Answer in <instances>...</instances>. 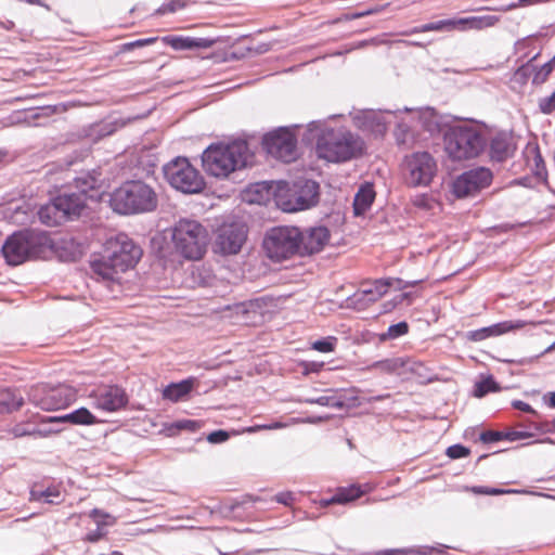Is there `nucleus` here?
Returning <instances> with one entry per match:
<instances>
[{
  "label": "nucleus",
  "mask_w": 555,
  "mask_h": 555,
  "mask_svg": "<svg viewBox=\"0 0 555 555\" xmlns=\"http://www.w3.org/2000/svg\"><path fill=\"white\" fill-rule=\"evenodd\" d=\"M251 157L247 142L235 140L228 144H210L203 153L202 165L209 176L227 178L246 167Z\"/></svg>",
  "instance_id": "obj_1"
},
{
  "label": "nucleus",
  "mask_w": 555,
  "mask_h": 555,
  "mask_svg": "<svg viewBox=\"0 0 555 555\" xmlns=\"http://www.w3.org/2000/svg\"><path fill=\"white\" fill-rule=\"evenodd\" d=\"M169 233L172 250L179 258L198 261L206 255L210 235L198 220L180 218L171 225Z\"/></svg>",
  "instance_id": "obj_2"
},
{
  "label": "nucleus",
  "mask_w": 555,
  "mask_h": 555,
  "mask_svg": "<svg viewBox=\"0 0 555 555\" xmlns=\"http://www.w3.org/2000/svg\"><path fill=\"white\" fill-rule=\"evenodd\" d=\"M362 138L346 128L325 129L317 140L315 153L319 158L333 163H344L364 153Z\"/></svg>",
  "instance_id": "obj_3"
},
{
  "label": "nucleus",
  "mask_w": 555,
  "mask_h": 555,
  "mask_svg": "<svg viewBox=\"0 0 555 555\" xmlns=\"http://www.w3.org/2000/svg\"><path fill=\"white\" fill-rule=\"evenodd\" d=\"M155 190L140 180L124 182L111 196L112 208L121 215L150 212L157 208Z\"/></svg>",
  "instance_id": "obj_4"
},
{
  "label": "nucleus",
  "mask_w": 555,
  "mask_h": 555,
  "mask_svg": "<svg viewBox=\"0 0 555 555\" xmlns=\"http://www.w3.org/2000/svg\"><path fill=\"white\" fill-rule=\"evenodd\" d=\"M50 247L51 241L44 232L26 230L11 235L2 253L9 264L18 266L28 259L41 257Z\"/></svg>",
  "instance_id": "obj_5"
},
{
  "label": "nucleus",
  "mask_w": 555,
  "mask_h": 555,
  "mask_svg": "<svg viewBox=\"0 0 555 555\" xmlns=\"http://www.w3.org/2000/svg\"><path fill=\"white\" fill-rule=\"evenodd\" d=\"M485 146L486 140L476 126H455L444 134V150L453 160L475 158L480 155Z\"/></svg>",
  "instance_id": "obj_6"
},
{
  "label": "nucleus",
  "mask_w": 555,
  "mask_h": 555,
  "mask_svg": "<svg viewBox=\"0 0 555 555\" xmlns=\"http://www.w3.org/2000/svg\"><path fill=\"white\" fill-rule=\"evenodd\" d=\"M167 182L185 194H197L205 189V179L186 157L178 156L164 166Z\"/></svg>",
  "instance_id": "obj_7"
},
{
  "label": "nucleus",
  "mask_w": 555,
  "mask_h": 555,
  "mask_svg": "<svg viewBox=\"0 0 555 555\" xmlns=\"http://www.w3.org/2000/svg\"><path fill=\"white\" fill-rule=\"evenodd\" d=\"M319 199V184L312 180H299L292 186L280 185L276 193L278 205L287 212L308 209Z\"/></svg>",
  "instance_id": "obj_8"
},
{
  "label": "nucleus",
  "mask_w": 555,
  "mask_h": 555,
  "mask_svg": "<svg viewBox=\"0 0 555 555\" xmlns=\"http://www.w3.org/2000/svg\"><path fill=\"white\" fill-rule=\"evenodd\" d=\"M300 230L296 227H276L264 236L263 249L273 261H283L299 255Z\"/></svg>",
  "instance_id": "obj_9"
},
{
  "label": "nucleus",
  "mask_w": 555,
  "mask_h": 555,
  "mask_svg": "<svg viewBox=\"0 0 555 555\" xmlns=\"http://www.w3.org/2000/svg\"><path fill=\"white\" fill-rule=\"evenodd\" d=\"M28 399L43 411H57L73 404L77 399V391L64 384L56 386L40 384L31 387Z\"/></svg>",
  "instance_id": "obj_10"
},
{
  "label": "nucleus",
  "mask_w": 555,
  "mask_h": 555,
  "mask_svg": "<svg viewBox=\"0 0 555 555\" xmlns=\"http://www.w3.org/2000/svg\"><path fill=\"white\" fill-rule=\"evenodd\" d=\"M262 146L268 154L285 163L294 162L297 156V135L294 129L281 127L263 135Z\"/></svg>",
  "instance_id": "obj_11"
},
{
  "label": "nucleus",
  "mask_w": 555,
  "mask_h": 555,
  "mask_svg": "<svg viewBox=\"0 0 555 555\" xmlns=\"http://www.w3.org/2000/svg\"><path fill=\"white\" fill-rule=\"evenodd\" d=\"M436 172V160L427 152H415L404 158V179L411 186L428 185Z\"/></svg>",
  "instance_id": "obj_12"
},
{
  "label": "nucleus",
  "mask_w": 555,
  "mask_h": 555,
  "mask_svg": "<svg viewBox=\"0 0 555 555\" xmlns=\"http://www.w3.org/2000/svg\"><path fill=\"white\" fill-rule=\"evenodd\" d=\"M92 406L105 413H115L126 409L129 397L118 385H100L89 393Z\"/></svg>",
  "instance_id": "obj_13"
},
{
  "label": "nucleus",
  "mask_w": 555,
  "mask_h": 555,
  "mask_svg": "<svg viewBox=\"0 0 555 555\" xmlns=\"http://www.w3.org/2000/svg\"><path fill=\"white\" fill-rule=\"evenodd\" d=\"M106 251L115 261V267L126 272L132 269L142 256L141 248L125 234H119L106 243Z\"/></svg>",
  "instance_id": "obj_14"
},
{
  "label": "nucleus",
  "mask_w": 555,
  "mask_h": 555,
  "mask_svg": "<svg viewBox=\"0 0 555 555\" xmlns=\"http://www.w3.org/2000/svg\"><path fill=\"white\" fill-rule=\"evenodd\" d=\"M247 237V228L243 223L222 224L217 232L215 247L222 255L237 254Z\"/></svg>",
  "instance_id": "obj_15"
},
{
  "label": "nucleus",
  "mask_w": 555,
  "mask_h": 555,
  "mask_svg": "<svg viewBox=\"0 0 555 555\" xmlns=\"http://www.w3.org/2000/svg\"><path fill=\"white\" fill-rule=\"evenodd\" d=\"M492 182V172L483 167L462 173L453 182V193L456 197L473 196Z\"/></svg>",
  "instance_id": "obj_16"
},
{
  "label": "nucleus",
  "mask_w": 555,
  "mask_h": 555,
  "mask_svg": "<svg viewBox=\"0 0 555 555\" xmlns=\"http://www.w3.org/2000/svg\"><path fill=\"white\" fill-rule=\"evenodd\" d=\"M331 233L325 227L310 228L305 232L300 231L299 255H312L320 253L328 243Z\"/></svg>",
  "instance_id": "obj_17"
},
{
  "label": "nucleus",
  "mask_w": 555,
  "mask_h": 555,
  "mask_svg": "<svg viewBox=\"0 0 555 555\" xmlns=\"http://www.w3.org/2000/svg\"><path fill=\"white\" fill-rule=\"evenodd\" d=\"M421 364L410 358L397 357L377 361L373 367L384 374H395L405 376L409 373L415 372Z\"/></svg>",
  "instance_id": "obj_18"
},
{
  "label": "nucleus",
  "mask_w": 555,
  "mask_h": 555,
  "mask_svg": "<svg viewBox=\"0 0 555 555\" xmlns=\"http://www.w3.org/2000/svg\"><path fill=\"white\" fill-rule=\"evenodd\" d=\"M42 423H69L72 425L92 426L101 421L87 408L81 406L70 413L60 416H48L41 420Z\"/></svg>",
  "instance_id": "obj_19"
},
{
  "label": "nucleus",
  "mask_w": 555,
  "mask_h": 555,
  "mask_svg": "<svg viewBox=\"0 0 555 555\" xmlns=\"http://www.w3.org/2000/svg\"><path fill=\"white\" fill-rule=\"evenodd\" d=\"M162 41L171 47L176 51L192 50V49H209L214 47L218 39L216 38H193L183 36H165Z\"/></svg>",
  "instance_id": "obj_20"
},
{
  "label": "nucleus",
  "mask_w": 555,
  "mask_h": 555,
  "mask_svg": "<svg viewBox=\"0 0 555 555\" xmlns=\"http://www.w3.org/2000/svg\"><path fill=\"white\" fill-rule=\"evenodd\" d=\"M499 21L500 18L494 15L452 18V30H481L493 27Z\"/></svg>",
  "instance_id": "obj_21"
},
{
  "label": "nucleus",
  "mask_w": 555,
  "mask_h": 555,
  "mask_svg": "<svg viewBox=\"0 0 555 555\" xmlns=\"http://www.w3.org/2000/svg\"><path fill=\"white\" fill-rule=\"evenodd\" d=\"M61 212L65 215V221L80 216L86 207V198L81 194H63L55 198Z\"/></svg>",
  "instance_id": "obj_22"
},
{
  "label": "nucleus",
  "mask_w": 555,
  "mask_h": 555,
  "mask_svg": "<svg viewBox=\"0 0 555 555\" xmlns=\"http://www.w3.org/2000/svg\"><path fill=\"white\" fill-rule=\"evenodd\" d=\"M515 151L512 138L506 133H498L490 141V157L503 162L511 157Z\"/></svg>",
  "instance_id": "obj_23"
},
{
  "label": "nucleus",
  "mask_w": 555,
  "mask_h": 555,
  "mask_svg": "<svg viewBox=\"0 0 555 555\" xmlns=\"http://www.w3.org/2000/svg\"><path fill=\"white\" fill-rule=\"evenodd\" d=\"M369 491L370 487L367 485H365V489L359 485L339 487L337 488L335 494L328 500H323L322 504L324 506L330 504H347L349 502L356 501Z\"/></svg>",
  "instance_id": "obj_24"
},
{
  "label": "nucleus",
  "mask_w": 555,
  "mask_h": 555,
  "mask_svg": "<svg viewBox=\"0 0 555 555\" xmlns=\"http://www.w3.org/2000/svg\"><path fill=\"white\" fill-rule=\"evenodd\" d=\"M392 285V279H378L361 285L360 294L371 301H376L387 294Z\"/></svg>",
  "instance_id": "obj_25"
},
{
  "label": "nucleus",
  "mask_w": 555,
  "mask_h": 555,
  "mask_svg": "<svg viewBox=\"0 0 555 555\" xmlns=\"http://www.w3.org/2000/svg\"><path fill=\"white\" fill-rule=\"evenodd\" d=\"M512 406L516 410L530 413L533 415L534 421L531 422V425L534 427V429L540 434H548L553 433L555 430V423L543 421L541 415L532 409L530 404H528L525 401L521 400H514L512 402Z\"/></svg>",
  "instance_id": "obj_26"
},
{
  "label": "nucleus",
  "mask_w": 555,
  "mask_h": 555,
  "mask_svg": "<svg viewBox=\"0 0 555 555\" xmlns=\"http://www.w3.org/2000/svg\"><path fill=\"white\" fill-rule=\"evenodd\" d=\"M353 399H349L346 396V392L343 390H333L331 393L321 396L317 399L309 400L310 403H315L323 406H330L334 409H345L354 406Z\"/></svg>",
  "instance_id": "obj_27"
},
{
  "label": "nucleus",
  "mask_w": 555,
  "mask_h": 555,
  "mask_svg": "<svg viewBox=\"0 0 555 555\" xmlns=\"http://www.w3.org/2000/svg\"><path fill=\"white\" fill-rule=\"evenodd\" d=\"M91 269L99 278L107 281H114L120 273H124L115 267V261L108 255L102 259L93 260L91 262Z\"/></svg>",
  "instance_id": "obj_28"
},
{
  "label": "nucleus",
  "mask_w": 555,
  "mask_h": 555,
  "mask_svg": "<svg viewBox=\"0 0 555 555\" xmlns=\"http://www.w3.org/2000/svg\"><path fill=\"white\" fill-rule=\"evenodd\" d=\"M38 217L39 220L48 227H55L65 222V215L60 211L55 198L39 209Z\"/></svg>",
  "instance_id": "obj_29"
},
{
  "label": "nucleus",
  "mask_w": 555,
  "mask_h": 555,
  "mask_svg": "<svg viewBox=\"0 0 555 555\" xmlns=\"http://www.w3.org/2000/svg\"><path fill=\"white\" fill-rule=\"evenodd\" d=\"M375 199V191L372 184L362 185L354 196V215L361 216L366 212Z\"/></svg>",
  "instance_id": "obj_30"
},
{
  "label": "nucleus",
  "mask_w": 555,
  "mask_h": 555,
  "mask_svg": "<svg viewBox=\"0 0 555 555\" xmlns=\"http://www.w3.org/2000/svg\"><path fill=\"white\" fill-rule=\"evenodd\" d=\"M192 379H184L180 383H171L163 390V398L171 402L184 399L193 389Z\"/></svg>",
  "instance_id": "obj_31"
},
{
  "label": "nucleus",
  "mask_w": 555,
  "mask_h": 555,
  "mask_svg": "<svg viewBox=\"0 0 555 555\" xmlns=\"http://www.w3.org/2000/svg\"><path fill=\"white\" fill-rule=\"evenodd\" d=\"M24 404L23 397L15 390L0 388V413L16 411Z\"/></svg>",
  "instance_id": "obj_32"
},
{
  "label": "nucleus",
  "mask_w": 555,
  "mask_h": 555,
  "mask_svg": "<svg viewBox=\"0 0 555 555\" xmlns=\"http://www.w3.org/2000/svg\"><path fill=\"white\" fill-rule=\"evenodd\" d=\"M89 517L95 522L96 527L102 530H106L107 527H112L117 522L115 516L100 508L91 509Z\"/></svg>",
  "instance_id": "obj_33"
},
{
  "label": "nucleus",
  "mask_w": 555,
  "mask_h": 555,
  "mask_svg": "<svg viewBox=\"0 0 555 555\" xmlns=\"http://www.w3.org/2000/svg\"><path fill=\"white\" fill-rule=\"evenodd\" d=\"M441 30L452 31V20H443V21H438L435 23L424 24L420 27H415V28L411 29L410 31L403 33V35H412V34L427 33V31H441Z\"/></svg>",
  "instance_id": "obj_34"
},
{
  "label": "nucleus",
  "mask_w": 555,
  "mask_h": 555,
  "mask_svg": "<svg viewBox=\"0 0 555 555\" xmlns=\"http://www.w3.org/2000/svg\"><path fill=\"white\" fill-rule=\"evenodd\" d=\"M409 324L405 321L390 325L385 333L379 334L380 341L392 340L409 333Z\"/></svg>",
  "instance_id": "obj_35"
},
{
  "label": "nucleus",
  "mask_w": 555,
  "mask_h": 555,
  "mask_svg": "<svg viewBox=\"0 0 555 555\" xmlns=\"http://www.w3.org/2000/svg\"><path fill=\"white\" fill-rule=\"evenodd\" d=\"M526 325H527V322H525V321H521V320L511 321L509 320V321H503V322L493 324V325H491V328H492V334L494 336H500V335H503V334L512 332V331L524 328Z\"/></svg>",
  "instance_id": "obj_36"
},
{
  "label": "nucleus",
  "mask_w": 555,
  "mask_h": 555,
  "mask_svg": "<svg viewBox=\"0 0 555 555\" xmlns=\"http://www.w3.org/2000/svg\"><path fill=\"white\" fill-rule=\"evenodd\" d=\"M500 389L496 382L493 379L492 376H488L487 378L476 383L474 395L477 398H481L486 396L489 392L498 391Z\"/></svg>",
  "instance_id": "obj_37"
},
{
  "label": "nucleus",
  "mask_w": 555,
  "mask_h": 555,
  "mask_svg": "<svg viewBox=\"0 0 555 555\" xmlns=\"http://www.w3.org/2000/svg\"><path fill=\"white\" fill-rule=\"evenodd\" d=\"M338 339L335 336H327L311 344V349L321 353L333 352L337 346Z\"/></svg>",
  "instance_id": "obj_38"
},
{
  "label": "nucleus",
  "mask_w": 555,
  "mask_h": 555,
  "mask_svg": "<svg viewBox=\"0 0 555 555\" xmlns=\"http://www.w3.org/2000/svg\"><path fill=\"white\" fill-rule=\"evenodd\" d=\"M387 7H389V3L383 4V5H374L367 10L360 11V12H353V13H345L339 20L340 21H352L361 17H365L369 15H374L383 12Z\"/></svg>",
  "instance_id": "obj_39"
},
{
  "label": "nucleus",
  "mask_w": 555,
  "mask_h": 555,
  "mask_svg": "<svg viewBox=\"0 0 555 555\" xmlns=\"http://www.w3.org/2000/svg\"><path fill=\"white\" fill-rule=\"evenodd\" d=\"M98 180L91 176L87 175L85 177H79L75 180L76 186L79 189V193L86 197V194L89 190H93L96 185Z\"/></svg>",
  "instance_id": "obj_40"
},
{
  "label": "nucleus",
  "mask_w": 555,
  "mask_h": 555,
  "mask_svg": "<svg viewBox=\"0 0 555 555\" xmlns=\"http://www.w3.org/2000/svg\"><path fill=\"white\" fill-rule=\"evenodd\" d=\"M157 40H158L157 37H150V38H144V39H138V40H134L131 42H126L120 46L119 51L120 52H129L137 48L151 46V44L155 43Z\"/></svg>",
  "instance_id": "obj_41"
},
{
  "label": "nucleus",
  "mask_w": 555,
  "mask_h": 555,
  "mask_svg": "<svg viewBox=\"0 0 555 555\" xmlns=\"http://www.w3.org/2000/svg\"><path fill=\"white\" fill-rule=\"evenodd\" d=\"M365 128H367L375 138L383 137L387 131L386 124L378 118L369 119Z\"/></svg>",
  "instance_id": "obj_42"
},
{
  "label": "nucleus",
  "mask_w": 555,
  "mask_h": 555,
  "mask_svg": "<svg viewBox=\"0 0 555 555\" xmlns=\"http://www.w3.org/2000/svg\"><path fill=\"white\" fill-rule=\"evenodd\" d=\"M13 435L15 437H23V436H35V437H47L52 431H42L40 429L34 428V429H25L22 425H16L13 430Z\"/></svg>",
  "instance_id": "obj_43"
},
{
  "label": "nucleus",
  "mask_w": 555,
  "mask_h": 555,
  "mask_svg": "<svg viewBox=\"0 0 555 555\" xmlns=\"http://www.w3.org/2000/svg\"><path fill=\"white\" fill-rule=\"evenodd\" d=\"M539 108L545 115H550L555 112V90L551 95L539 100Z\"/></svg>",
  "instance_id": "obj_44"
},
{
  "label": "nucleus",
  "mask_w": 555,
  "mask_h": 555,
  "mask_svg": "<svg viewBox=\"0 0 555 555\" xmlns=\"http://www.w3.org/2000/svg\"><path fill=\"white\" fill-rule=\"evenodd\" d=\"M177 430L196 431L201 428V422L194 420H181L171 425Z\"/></svg>",
  "instance_id": "obj_45"
},
{
  "label": "nucleus",
  "mask_w": 555,
  "mask_h": 555,
  "mask_svg": "<svg viewBox=\"0 0 555 555\" xmlns=\"http://www.w3.org/2000/svg\"><path fill=\"white\" fill-rule=\"evenodd\" d=\"M552 74V67L550 65H542L540 68L537 69L534 73V76L532 78L533 85H543Z\"/></svg>",
  "instance_id": "obj_46"
},
{
  "label": "nucleus",
  "mask_w": 555,
  "mask_h": 555,
  "mask_svg": "<svg viewBox=\"0 0 555 555\" xmlns=\"http://www.w3.org/2000/svg\"><path fill=\"white\" fill-rule=\"evenodd\" d=\"M469 453V449L462 444H453L449 447L446 452V454L453 460L466 457Z\"/></svg>",
  "instance_id": "obj_47"
},
{
  "label": "nucleus",
  "mask_w": 555,
  "mask_h": 555,
  "mask_svg": "<svg viewBox=\"0 0 555 555\" xmlns=\"http://www.w3.org/2000/svg\"><path fill=\"white\" fill-rule=\"evenodd\" d=\"M185 7V2L183 0H171L168 3L163 4L158 10V14H167L175 13L179 10H182Z\"/></svg>",
  "instance_id": "obj_48"
},
{
  "label": "nucleus",
  "mask_w": 555,
  "mask_h": 555,
  "mask_svg": "<svg viewBox=\"0 0 555 555\" xmlns=\"http://www.w3.org/2000/svg\"><path fill=\"white\" fill-rule=\"evenodd\" d=\"M492 336H494V335L492 334L491 326L482 327L480 330L473 331L469 333V338L474 341L483 340V339L492 337Z\"/></svg>",
  "instance_id": "obj_49"
},
{
  "label": "nucleus",
  "mask_w": 555,
  "mask_h": 555,
  "mask_svg": "<svg viewBox=\"0 0 555 555\" xmlns=\"http://www.w3.org/2000/svg\"><path fill=\"white\" fill-rule=\"evenodd\" d=\"M470 491L475 494H488V495H499V494L511 492L509 490H501V489L488 488V487H481V486L472 487Z\"/></svg>",
  "instance_id": "obj_50"
},
{
  "label": "nucleus",
  "mask_w": 555,
  "mask_h": 555,
  "mask_svg": "<svg viewBox=\"0 0 555 555\" xmlns=\"http://www.w3.org/2000/svg\"><path fill=\"white\" fill-rule=\"evenodd\" d=\"M480 439L486 443L496 442L502 439H505V434L501 431L487 430L480 435Z\"/></svg>",
  "instance_id": "obj_51"
},
{
  "label": "nucleus",
  "mask_w": 555,
  "mask_h": 555,
  "mask_svg": "<svg viewBox=\"0 0 555 555\" xmlns=\"http://www.w3.org/2000/svg\"><path fill=\"white\" fill-rule=\"evenodd\" d=\"M230 438V435L228 431L219 429L210 433L207 436V441L210 443H222L227 441Z\"/></svg>",
  "instance_id": "obj_52"
},
{
  "label": "nucleus",
  "mask_w": 555,
  "mask_h": 555,
  "mask_svg": "<svg viewBox=\"0 0 555 555\" xmlns=\"http://www.w3.org/2000/svg\"><path fill=\"white\" fill-rule=\"evenodd\" d=\"M106 534H107L106 530H102L101 528L96 527L95 530H92L85 535L83 541L89 542V543H96V542L103 540L106 537Z\"/></svg>",
  "instance_id": "obj_53"
},
{
  "label": "nucleus",
  "mask_w": 555,
  "mask_h": 555,
  "mask_svg": "<svg viewBox=\"0 0 555 555\" xmlns=\"http://www.w3.org/2000/svg\"><path fill=\"white\" fill-rule=\"evenodd\" d=\"M421 552L415 548H392L380 551L378 555H420Z\"/></svg>",
  "instance_id": "obj_54"
},
{
  "label": "nucleus",
  "mask_w": 555,
  "mask_h": 555,
  "mask_svg": "<svg viewBox=\"0 0 555 555\" xmlns=\"http://www.w3.org/2000/svg\"><path fill=\"white\" fill-rule=\"evenodd\" d=\"M533 436H534L533 433L512 430V431H508L505 434V439H507L509 441H515V440H519V439L530 438Z\"/></svg>",
  "instance_id": "obj_55"
},
{
  "label": "nucleus",
  "mask_w": 555,
  "mask_h": 555,
  "mask_svg": "<svg viewBox=\"0 0 555 555\" xmlns=\"http://www.w3.org/2000/svg\"><path fill=\"white\" fill-rule=\"evenodd\" d=\"M275 501L289 506L294 502V495L292 492H282L275 495Z\"/></svg>",
  "instance_id": "obj_56"
},
{
  "label": "nucleus",
  "mask_w": 555,
  "mask_h": 555,
  "mask_svg": "<svg viewBox=\"0 0 555 555\" xmlns=\"http://www.w3.org/2000/svg\"><path fill=\"white\" fill-rule=\"evenodd\" d=\"M59 492L54 489H47L46 491L41 492L38 499H44L47 502L52 503L51 500H49V496H59Z\"/></svg>",
  "instance_id": "obj_57"
},
{
  "label": "nucleus",
  "mask_w": 555,
  "mask_h": 555,
  "mask_svg": "<svg viewBox=\"0 0 555 555\" xmlns=\"http://www.w3.org/2000/svg\"><path fill=\"white\" fill-rule=\"evenodd\" d=\"M234 310H235V313L238 314V313H246L248 310L246 308V305L245 304H237L234 306Z\"/></svg>",
  "instance_id": "obj_58"
},
{
  "label": "nucleus",
  "mask_w": 555,
  "mask_h": 555,
  "mask_svg": "<svg viewBox=\"0 0 555 555\" xmlns=\"http://www.w3.org/2000/svg\"><path fill=\"white\" fill-rule=\"evenodd\" d=\"M515 77H521V78H525V77H526V70H525V67H520V68H518V69L515 72Z\"/></svg>",
  "instance_id": "obj_59"
},
{
  "label": "nucleus",
  "mask_w": 555,
  "mask_h": 555,
  "mask_svg": "<svg viewBox=\"0 0 555 555\" xmlns=\"http://www.w3.org/2000/svg\"><path fill=\"white\" fill-rule=\"evenodd\" d=\"M548 404H550V406L555 408V392H552V393L550 395V401H548Z\"/></svg>",
  "instance_id": "obj_60"
},
{
  "label": "nucleus",
  "mask_w": 555,
  "mask_h": 555,
  "mask_svg": "<svg viewBox=\"0 0 555 555\" xmlns=\"http://www.w3.org/2000/svg\"><path fill=\"white\" fill-rule=\"evenodd\" d=\"M544 65H550L552 67V72H553L555 69V56L551 61L545 63Z\"/></svg>",
  "instance_id": "obj_61"
},
{
  "label": "nucleus",
  "mask_w": 555,
  "mask_h": 555,
  "mask_svg": "<svg viewBox=\"0 0 555 555\" xmlns=\"http://www.w3.org/2000/svg\"><path fill=\"white\" fill-rule=\"evenodd\" d=\"M281 426H282L281 424H278V423H276V424H274V425H272V426H261V428L272 429V428H279V427H281Z\"/></svg>",
  "instance_id": "obj_62"
},
{
  "label": "nucleus",
  "mask_w": 555,
  "mask_h": 555,
  "mask_svg": "<svg viewBox=\"0 0 555 555\" xmlns=\"http://www.w3.org/2000/svg\"><path fill=\"white\" fill-rule=\"evenodd\" d=\"M318 127H319V125L317 122H311L309 125L310 130H312L313 128H318Z\"/></svg>",
  "instance_id": "obj_63"
},
{
  "label": "nucleus",
  "mask_w": 555,
  "mask_h": 555,
  "mask_svg": "<svg viewBox=\"0 0 555 555\" xmlns=\"http://www.w3.org/2000/svg\"><path fill=\"white\" fill-rule=\"evenodd\" d=\"M7 156L5 152L0 151V163L3 160V158Z\"/></svg>",
  "instance_id": "obj_64"
}]
</instances>
